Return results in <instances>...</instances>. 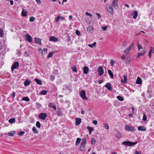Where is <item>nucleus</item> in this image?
Instances as JSON below:
<instances>
[{"mask_svg":"<svg viewBox=\"0 0 154 154\" xmlns=\"http://www.w3.org/2000/svg\"><path fill=\"white\" fill-rule=\"evenodd\" d=\"M137 142H133L129 141H125L122 143L123 145H126L129 146H132L137 143Z\"/></svg>","mask_w":154,"mask_h":154,"instance_id":"1","label":"nucleus"},{"mask_svg":"<svg viewBox=\"0 0 154 154\" xmlns=\"http://www.w3.org/2000/svg\"><path fill=\"white\" fill-rule=\"evenodd\" d=\"M106 9L110 14H113V9L110 5H106Z\"/></svg>","mask_w":154,"mask_h":154,"instance_id":"2","label":"nucleus"},{"mask_svg":"<svg viewBox=\"0 0 154 154\" xmlns=\"http://www.w3.org/2000/svg\"><path fill=\"white\" fill-rule=\"evenodd\" d=\"M125 129L127 131L132 132H134L135 130V129H134V127L128 125H125Z\"/></svg>","mask_w":154,"mask_h":154,"instance_id":"3","label":"nucleus"},{"mask_svg":"<svg viewBox=\"0 0 154 154\" xmlns=\"http://www.w3.org/2000/svg\"><path fill=\"white\" fill-rule=\"evenodd\" d=\"M81 97L84 100H87L88 99L87 97L86 96L85 92L84 90H82L80 93Z\"/></svg>","mask_w":154,"mask_h":154,"instance_id":"4","label":"nucleus"},{"mask_svg":"<svg viewBox=\"0 0 154 154\" xmlns=\"http://www.w3.org/2000/svg\"><path fill=\"white\" fill-rule=\"evenodd\" d=\"M132 48H134V43H133L131 45H130L129 47L126 49L124 51V53L125 54H128L131 50Z\"/></svg>","mask_w":154,"mask_h":154,"instance_id":"5","label":"nucleus"},{"mask_svg":"<svg viewBox=\"0 0 154 154\" xmlns=\"http://www.w3.org/2000/svg\"><path fill=\"white\" fill-rule=\"evenodd\" d=\"M19 65L18 62L16 61L14 62L11 66V69L12 71H13L14 69L17 68Z\"/></svg>","mask_w":154,"mask_h":154,"instance_id":"6","label":"nucleus"},{"mask_svg":"<svg viewBox=\"0 0 154 154\" xmlns=\"http://www.w3.org/2000/svg\"><path fill=\"white\" fill-rule=\"evenodd\" d=\"M63 91H66L65 92L66 93L68 94L70 92L71 90L70 86L68 85H66L64 86V88H63Z\"/></svg>","mask_w":154,"mask_h":154,"instance_id":"7","label":"nucleus"},{"mask_svg":"<svg viewBox=\"0 0 154 154\" xmlns=\"http://www.w3.org/2000/svg\"><path fill=\"white\" fill-rule=\"evenodd\" d=\"M97 71L99 75L100 76L103 74L104 72L103 69L101 66H100L98 68Z\"/></svg>","mask_w":154,"mask_h":154,"instance_id":"8","label":"nucleus"},{"mask_svg":"<svg viewBox=\"0 0 154 154\" xmlns=\"http://www.w3.org/2000/svg\"><path fill=\"white\" fill-rule=\"evenodd\" d=\"M119 0H113L111 4L112 5L114 8L116 9L118 7V2Z\"/></svg>","mask_w":154,"mask_h":154,"instance_id":"9","label":"nucleus"},{"mask_svg":"<svg viewBox=\"0 0 154 154\" xmlns=\"http://www.w3.org/2000/svg\"><path fill=\"white\" fill-rule=\"evenodd\" d=\"M47 116V114L45 113H41L38 116L39 117L43 120H45Z\"/></svg>","mask_w":154,"mask_h":154,"instance_id":"10","label":"nucleus"},{"mask_svg":"<svg viewBox=\"0 0 154 154\" xmlns=\"http://www.w3.org/2000/svg\"><path fill=\"white\" fill-rule=\"evenodd\" d=\"M89 72V68L87 66H85L83 68V73L87 74Z\"/></svg>","mask_w":154,"mask_h":154,"instance_id":"11","label":"nucleus"},{"mask_svg":"<svg viewBox=\"0 0 154 154\" xmlns=\"http://www.w3.org/2000/svg\"><path fill=\"white\" fill-rule=\"evenodd\" d=\"M104 86L106 87L109 90L111 91L112 90L111 84L109 83H107L104 85Z\"/></svg>","mask_w":154,"mask_h":154,"instance_id":"12","label":"nucleus"},{"mask_svg":"<svg viewBox=\"0 0 154 154\" xmlns=\"http://www.w3.org/2000/svg\"><path fill=\"white\" fill-rule=\"evenodd\" d=\"M50 41H52L54 42H56L58 41L57 38L54 36H51L50 38Z\"/></svg>","mask_w":154,"mask_h":154,"instance_id":"13","label":"nucleus"},{"mask_svg":"<svg viewBox=\"0 0 154 154\" xmlns=\"http://www.w3.org/2000/svg\"><path fill=\"white\" fill-rule=\"evenodd\" d=\"M154 53V48L151 47L150 49L149 52V56L150 58L151 57V53Z\"/></svg>","mask_w":154,"mask_h":154,"instance_id":"14","label":"nucleus"},{"mask_svg":"<svg viewBox=\"0 0 154 154\" xmlns=\"http://www.w3.org/2000/svg\"><path fill=\"white\" fill-rule=\"evenodd\" d=\"M26 40L28 42H32V37L29 35L26 34Z\"/></svg>","mask_w":154,"mask_h":154,"instance_id":"15","label":"nucleus"},{"mask_svg":"<svg viewBox=\"0 0 154 154\" xmlns=\"http://www.w3.org/2000/svg\"><path fill=\"white\" fill-rule=\"evenodd\" d=\"M131 15L134 19H135L138 15L137 12L136 11H134L132 13Z\"/></svg>","mask_w":154,"mask_h":154,"instance_id":"16","label":"nucleus"},{"mask_svg":"<svg viewBox=\"0 0 154 154\" xmlns=\"http://www.w3.org/2000/svg\"><path fill=\"white\" fill-rule=\"evenodd\" d=\"M81 122V119L79 118H76L75 119V125H79Z\"/></svg>","mask_w":154,"mask_h":154,"instance_id":"17","label":"nucleus"},{"mask_svg":"<svg viewBox=\"0 0 154 154\" xmlns=\"http://www.w3.org/2000/svg\"><path fill=\"white\" fill-rule=\"evenodd\" d=\"M35 42L36 43L38 44L39 45H41L42 44L41 40L40 38H35Z\"/></svg>","mask_w":154,"mask_h":154,"instance_id":"18","label":"nucleus"},{"mask_svg":"<svg viewBox=\"0 0 154 154\" xmlns=\"http://www.w3.org/2000/svg\"><path fill=\"white\" fill-rule=\"evenodd\" d=\"M138 129L139 131H146V128L143 126H140L138 127Z\"/></svg>","mask_w":154,"mask_h":154,"instance_id":"19","label":"nucleus"},{"mask_svg":"<svg viewBox=\"0 0 154 154\" xmlns=\"http://www.w3.org/2000/svg\"><path fill=\"white\" fill-rule=\"evenodd\" d=\"M142 83V81L141 79L138 76L136 81V83L138 84H141Z\"/></svg>","mask_w":154,"mask_h":154,"instance_id":"20","label":"nucleus"},{"mask_svg":"<svg viewBox=\"0 0 154 154\" xmlns=\"http://www.w3.org/2000/svg\"><path fill=\"white\" fill-rule=\"evenodd\" d=\"M86 144V139L85 137L83 138L81 141V144L82 145H85Z\"/></svg>","mask_w":154,"mask_h":154,"instance_id":"21","label":"nucleus"},{"mask_svg":"<svg viewBox=\"0 0 154 154\" xmlns=\"http://www.w3.org/2000/svg\"><path fill=\"white\" fill-rule=\"evenodd\" d=\"M64 19L63 18V17L62 16H58L57 18L56 19V21L58 22H59L60 20H63Z\"/></svg>","mask_w":154,"mask_h":154,"instance_id":"22","label":"nucleus"},{"mask_svg":"<svg viewBox=\"0 0 154 154\" xmlns=\"http://www.w3.org/2000/svg\"><path fill=\"white\" fill-rule=\"evenodd\" d=\"M117 133L116 135V137L117 138L120 139L122 137V135L121 134V133L118 131H117Z\"/></svg>","mask_w":154,"mask_h":154,"instance_id":"23","label":"nucleus"},{"mask_svg":"<svg viewBox=\"0 0 154 154\" xmlns=\"http://www.w3.org/2000/svg\"><path fill=\"white\" fill-rule=\"evenodd\" d=\"M15 133V131H12L8 133L7 134L5 133V134L8 135V136H13V134H14Z\"/></svg>","mask_w":154,"mask_h":154,"instance_id":"24","label":"nucleus"},{"mask_svg":"<svg viewBox=\"0 0 154 154\" xmlns=\"http://www.w3.org/2000/svg\"><path fill=\"white\" fill-rule=\"evenodd\" d=\"M85 145L80 144L79 149L80 151H82L84 150L85 149Z\"/></svg>","mask_w":154,"mask_h":154,"instance_id":"25","label":"nucleus"},{"mask_svg":"<svg viewBox=\"0 0 154 154\" xmlns=\"http://www.w3.org/2000/svg\"><path fill=\"white\" fill-rule=\"evenodd\" d=\"M30 81L29 80H26L24 82V84L25 86H27L30 84Z\"/></svg>","mask_w":154,"mask_h":154,"instance_id":"26","label":"nucleus"},{"mask_svg":"<svg viewBox=\"0 0 154 154\" xmlns=\"http://www.w3.org/2000/svg\"><path fill=\"white\" fill-rule=\"evenodd\" d=\"M35 81L37 84L39 85H41L42 84V82L39 79H35Z\"/></svg>","mask_w":154,"mask_h":154,"instance_id":"27","label":"nucleus"},{"mask_svg":"<svg viewBox=\"0 0 154 154\" xmlns=\"http://www.w3.org/2000/svg\"><path fill=\"white\" fill-rule=\"evenodd\" d=\"M87 128L88 129L89 134H91L93 130V128L92 127L89 126Z\"/></svg>","mask_w":154,"mask_h":154,"instance_id":"28","label":"nucleus"},{"mask_svg":"<svg viewBox=\"0 0 154 154\" xmlns=\"http://www.w3.org/2000/svg\"><path fill=\"white\" fill-rule=\"evenodd\" d=\"M108 73L109 74V75L110 76V77L111 78H113L114 77V75L112 73V71L110 70H108Z\"/></svg>","mask_w":154,"mask_h":154,"instance_id":"29","label":"nucleus"},{"mask_svg":"<svg viewBox=\"0 0 154 154\" xmlns=\"http://www.w3.org/2000/svg\"><path fill=\"white\" fill-rule=\"evenodd\" d=\"M124 79L123 80H122L121 82L122 83L125 84L127 82V77L125 75H124Z\"/></svg>","mask_w":154,"mask_h":154,"instance_id":"30","label":"nucleus"},{"mask_svg":"<svg viewBox=\"0 0 154 154\" xmlns=\"http://www.w3.org/2000/svg\"><path fill=\"white\" fill-rule=\"evenodd\" d=\"M81 139L79 138H78L77 139L76 143H75V145H78L80 143V141H81Z\"/></svg>","mask_w":154,"mask_h":154,"instance_id":"31","label":"nucleus"},{"mask_svg":"<svg viewBox=\"0 0 154 154\" xmlns=\"http://www.w3.org/2000/svg\"><path fill=\"white\" fill-rule=\"evenodd\" d=\"M22 15L23 17H26L27 15V12L23 9L22 12Z\"/></svg>","mask_w":154,"mask_h":154,"instance_id":"32","label":"nucleus"},{"mask_svg":"<svg viewBox=\"0 0 154 154\" xmlns=\"http://www.w3.org/2000/svg\"><path fill=\"white\" fill-rule=\"evenodd\" d=\"M54 53L55 52L53 51L51 52L47 56V58H49L50 57H52L53 55L54 54Z\"/></svg>","mask_w":154,"mask_h":154,"instance_id":"33","label":"nucleus"},{"mask_svg":"<svg viewBox=\"0 0 154 154\" xmlns=\"http://www.w3.org/2000/svg\"><path fill=\"white\" fill-rule=\"evenodd\" d=\"M15 119L14 118L10 119L8 120V122L10 123H14L15 122Z\"/></svg>","mask_w":154,"mask_h":154,"instance_id":"34","label":"nucleus"},{"mask_svg":"<svg viewBox=\"0 0 154 154\" xmlns=\"http://www.w3.org/2000/svg\"><path fill=\"white\" fill-rule=\"evenodd\" d=\"M96 44V42H94L92 44H89L88 45V46L91 48H94L95 47Z\"/></svg>","mask_w":154,"mask_h":154,"instance_id":"35","label":"nucleus"},{"mask_svg":"<svg viewBox=\"0 0 154 154\" xmlns=\"http://www.w3.org/2000/svg\"><path fill=\"white\" fill-rule=\"evenodd\" d=\"M32 130L35 133L38 134V131L35 127H33L32 128Z\"/></svg>","mask_w":154,"mask_h":154,"instance_id":"36","label":"nucleus"},{"mask_svg":"<svg viewBox=\"0 0 154 154\" xmlns=\"http://www.w3.org/2000/svg\"><path fill=\"white\" fill-rule=\"evenodd\" d=\"M36 127L39 128L41 127V124L39 121H37L36 122Z\"/></svg>","mask_w":154,"mask_h":154,"instance_id":"37","label":"nucleus"},{"mask_svg":"<svg viewBox=\"0 0 154 154\" xmlns=\"http://www.w3.org/2000/svg\"><path fill=\"white\" fill-rule=\"evenodd\" d=\"M22 100L26 101H29V98L27 97H24L22 98Z\"/></svg>","mask_w":154,"mask_h":154,"instance_id":"38","label":"nucleus"},{"mask_svg":"<svg viewBox=\"0 0 154 154\" xmlns=\"http://www.w3.org/2000/svg\"><path fill=\"white\" fill-rule=\"evenodd\" d=\"M117 98L120 101H122L124 100L123 97L120 96H118L117 97Z\"/></svg>","mask_w":154,"mask_h":154,"instance_id":"39","label":"nucleus"},{"mask_svg":"<svg viewBox=\"0 0 154 154\" xmlns=\"http://www.w3.org/2000/svg\"><path fill=\"white\" fill-rule=\"evenodd\" d=\"M127 45V42L126 41H125L124 42L123 44L122 45V48H125L126 47Z\"/></svg>","mask_w":154,"mask_h":154,"instance_id":"40","label":"nucleus"},{"mask_svg":"<svg viewBox=\"0 0 154 154\" xmlns=\"http://www.w3.org/2000/svg\"><path fill=\"white\" fill-rule=\"evenodd\" d=\"M47 91L45 90H43L41 91L40 94L42 95H45L47 93Z\"/></svg>","mask_w":154,"mask_h":154,"instance_id":"41","label":"nucleus"},{"mask_svg":"<svg viewBox=\"0 0 154 154\" xmlns=\"http://www.w3.org/2000/svg\"><path fill=\"white\" fill-rule=\"evenodd\" d=\"M72 69L73 71L75 72H77V69L76 67L75 66L72 67Z\"/></svg>","mask_w":154,"mask_h":154,"instance_id":"42","label":"nucleus"},{"mask_svg":"<svg viewBox=\"0 0 154 154\" xmlns=\"http://www.w3.org/2000/svg\"><path fill=\"white\" fill-rule=\"evenodd\" d=\"M35 18L33 17L32 16L30 17L29 18V21L31 22H32L35 20Z\"/></svg>","mask_w":154,"mask_h":154,"instance_id":"43","label":"nucleus"},{"mask_svg":"<svg viewBox=\"0 0 154 154\" xmlns=\"http://www.w3.org/2000/svg\"><path fill=\"white\" fill-rule=\"evenodd\" d=\"M147 119V117L146 114H143L142 120L143 121H146Z\"/></svg>","mask_w":154,"mask_h":154,"instance_id":"44","label":"nucleus"},{"mask_svg":"<svg viewBox=\"0 0 154 154\" xmlns=\"http://www.w3.org/2000/svg\"><path fill=\"white\" fill-rule=\"evenodd\" d=\"M104 127L107 130H108L109 129V126L108 124L107 123H104Z\"/></svg>","mask_w":154,"mask_h":154,"instance_id":"45","label":"nucleus"},{"mask_svg":"<svg viewBox=\"0 0 154 154\" xmlns=\"http://www.w3.org/2000/svg\"><path fill=\"white\" fill-rule=\"evenodd\" d=\"M3 31L2 29L0 28V37H2L3 35Z\"/></svg>","mask_w":154,"mask_h":154,"instance_id":"46","label":"nucleus"},{"mask_svg":"<svg viewBox=\"0 0 154 154\" xmlns=\"http://www.w3.org/2000/svg\"><path fill=\"white\" fill-rule=\"evenodd\" d=\"M91 29L93 30L92 27H91L90 26H89V27H87L86 29V30L87 32H90Z\"/></svg>","mask_w":154,"mask_h":154,"instance_id":"47","label":"nucleus"},{"mask_svg":"<svg viewBox=\"0 0 154 154\" xmlns=\"http://www.w3.org/2000/svg\"><path fill=\"white\" fill-rule=\"evenodd\" d=\"M137 47H138V48L139 50H140L141 49H143V48L142 46L139 44H137Z\"/></svg>","mask_w":154,"mask_h":154,"instance_id":"48","label":"nucleus"},{"mask_svg":"<svg viewBox=\"0 0 154 154\" xmlns=\"http://www.w3.org/2000/svg\"><path fill=\"white\" fill-rule=\"evenodd\" d=\"M95 143V141L93 138H91V143L93 145Z\"/></svg>","mask_w":154,"mask_h":154,"instance_id":"49","label":"nucleus"},{"mask_svg":"<svg viewBox=\"0 0 154 154\" xmlns=\"http://www.w3.org/2000/svg\"><path fill=\"white\" fill-rule=\"evenodd\" d=\"M55 76L53 75H51L50 76V79L51 81H53L55 79Z\"/></svg>","mask_w":154,"mask_h":154,"instance_id":"50","label":"nucleus"},{"mask_svg":"<svg viewBox=\"0 0 154 154\" xmlns=\"http://www.w3.org/2000/svg\"><path fill=\"white\" fill-rule=\"evenodd\" d=\"M24 133H25L24 131H20L19 132L18 135H20V136L22 135L23 134H24Z\"/></svg>","mask_w":154,"mask_h":154,"instance_id":"51","label":"nucleus"},{"mask_svg":"<svg viewBox=\"0 0 154 154\" xmlns=\"http://www.w3.org/2000/svg\"><path fill=\"white\" fill-rule=\"evenodd\" d=\"M85 14L89 16L90 17H92L93 16V15L92 14H91L90 13H88V12H86L85 13Z\"/></svg>","mask_w":154,"mask_h":154,"instance_id":"52","label":"nucleus"},{"mask_svg":"<svg viewBox=\"0 0 154 154\" xmlns=\"http://www.w3.org/2000/svg\"><path fill=\"white\" fill-rule=\"evenodd\" d=\"M114 62L113 60H110V63L111 66H113L114 65Z\"/></svg>","mask_w":154,"mask_h":154,"instance_id":"53","label":"nucleus"},{"mask_svg":"<svg viewBox=\"0 0 154 154\" xmlns=\"http://www.w3.org/2000/svg\"><path fill=\"white\" fill-rule=\"evenodd\" d=\"M130 58H128L127 60H126V64H129V62H130Z\"/></svg>","mask_w":154,"mask_h":154,"instance_id":"54","label":"nucleus"},{"mask_svg":"<svg viewBox=\"0 0 154 154\" xmlns=\"http://www.w3.org/2000/svg\"><path fill=\"white\" fill-rule=\"evenodd\" d=\"M146 52V51L145 50H143L142 51H140L141 54L143 55Z\"/></svg>","mask_w":154,"mask_h":154,"instance_id":"55","label":"nucleus"},{"mask_svg":"<svg viewBox=\"0 0 154 154\" xmlns=\"http://www.w3.org/2000/svg\"><path fill=\"white\" fill-rule=\"evenodd\" d=\"M75 33H76V34L78 35H79V34H80V33L79 31V30H76Z\"/></svg>","mask_w":154,"mask_h":154,"instance_id":"56","label":"nucleus"},{"mask_svg":"<svg viewBox=\"0 0 154 154\" xmlns=\"http://www.w3.org/2000/svg\"><path fill=\"white\" fill-rule=\"evenodd\" d=\"M96 14L98 17V19H99L101 17V16L99 13H96Z\"/></svg>","mask_w":154,"mask_h":154,"instance_id":"57","label":"nucleus"},{"mask_svg":"<svg viewBox=\"0 0 154 154\" xmlns=\"http://www.w3.org/2000/svg\"><path fill=\"white\" fill-rule=\"evenodd\" d=\"M102 28L103 31H105L107 29V26H105L104 27H102Z\"/></svg>","mask_w":154,"mask_h":154,"instance_id":"58","label":"nucleus"},{"mask_svg":"<svg viewBox=\"0 0 154 154\" xmlns=\"http://www.w3.org/2000/svg\"><path fill=\"white\" fill-rule=\"evenodd\" d=\"M93 123L95 125H96L97 124V121L96 120H94L93 121Z\"/></svg>","mask_w":154,"mask_h":154,"instance_id":"59","label":"nucleus"},{"mask_svg":"<svg viewBox=\"0 0 154 154\" xmlns=\"http://www.w3.org/2000/svg\"><path fill=\"white\" fill-rule=\"evenodd\" d=\"M125 57H126V56L125 55H122L121 56V58L123 60H124L125 59Z\"/></svg>","mask_w":154,"mask_h":154,"instance_id":"60","label":"nucleus"},{"mask_svg":"<svg viewBox=\"0 0 154 154\" xmlns=\"http://www.w3.org/2000/svg\"><path fill=\"white\" fill-rule=\"evenodd\" d=\"M141 55H142V54H141V53H138V54L137 56V58H139L140 57Z\"/></svg>","mask_w":154,"mask_h":154,"instance_id":"61","label":"nucleus"},{"mask_svg":"<svg viewBox=\"0 0 154 154\" xmlns=\"http://www.w3.org/2000/svg\"><path fill=\"white\" fill-rule=\"evenodd\" d=\"M57 114L58 116H61V113L60 112V110H59L57 112Z\"/></svg>","mask_w":154,"mask_h":154,"instance_id":"62","label":"nucleus"},{"mask_svg":"<svg viewBox=\"0 0 154 154\" xmlns=\"http://www.w3.org/2000/svg\"><path fill=\"white\" fill-rule=\"evenodd\" d=\"M36 1L38 4H40L41 3V1L40 0H36Z\"/></svg>","mask_w":154,"mask_h":154,"instance_id":"63","label":"nucleus"},{"mask_svg":"<svg viewBox=\"0 0 154 154\" xmlns=\"http://www.w3.org/2000/svg\"><path fill=\"white\" fill-rule=\"evenodd\" d=\"M135 153V154H141V152H140L137 151H136Z\"/></svg>","mask_w":154,"mask_h":154,"instance_id":"64","label":"nucleus"}]
</instances>
